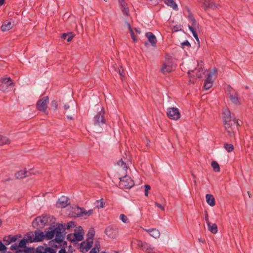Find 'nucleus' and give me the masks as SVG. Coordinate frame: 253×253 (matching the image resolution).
I'll list each match as a JSON object with an SVG mask.
<instances>
[{
	"instance_id": "1",
	"label": "nucleus",
	"mask_w": 253,
	"mask_h": 253,
	"mask_svg": "<svg viewBox=\"0 0 253 253\" xmlns=\"http://www.w3.org/2000/svg\"><path fill=\"white\" fill-rule=\"evenodd\" d=\"M27 237L30 243L41 242L44 239L50 240L55 237L50 241V245L58 248L64 239V227L62 224H56L50 226L45 232L37 230L34 233H29Z\"/></svg>"
},
{
	"instance_id": "2",
	"label": "nucleus",
	"mask_w": 253,
	"mask_h": 253,
	"mask_svg": "<svg viewBox=\"0 0 253 253\" xmlns=\"http://www.w3.org/2000/svg\"><path fill=\"white\" fill-rule=\"evenodd\" d=\"M92 130L96 133H100L106 126V122L103 115L101 112L96 115L93 120Z\"/></svg>"
},
{
	"instance_id": "3",
	"label": "nucleus",
	"mask_w": 253,
	"mask_h": 253,
	"mask_svg": "<svg viewBox=\"0 0 253 253\" xmlns=\"http://www.w3.org/2000/svg\"><path fill=\"white\" fill-rule=\"evenodd\" d=\"M217 76V70L214 68L207 75L205 81L204 88L205 90L210 89L212 85L214 79Z\"/></svg>"
},
{
	"instance_id": "4",
	"label": "nucleus",
	"mask_w": 253,
	"mask_h": 253,
	"mask_svg": "<svg viewBox=\"0 0 253 253\" xmlns=\"http://www.w3.org/2000/svg\"><path fill=\"white\" fill-rule=\"evenodd\" d=\"M120 179L119 186L121 188L129 189L134 185L133 180L127 175L120 177Z\"/></svg>"
},
{
	"instance_id": "5",
	"label": "nucleus",
	"mask_w": 253,
	"mask_h": 253,
	"mask_svg": "<svg viewBox=\"0 0 253 253\" xmlns=\"http://www.w3.org/2000/svg\"><path fill=\"white\" fill-rule=\"evenodd\" d=\"M67 239L72 242H76L82 241L83 239V232L82 228L81 227H79L78 231L75 230L74 233L68 234L67 235Z\"/></svg>"
},
{
	"instance_id": "6",
	"label": "nucleus",
	"mask_w": 253,
	"mask_h": 253,
	"mask_svg": "<svg viewBox=\"0 0 253 253\" xmlns=\"http://www.w3.org/2000/svg\"><path fill=\"white\" fill-rule=\"evenodd\" d=\"M14 85L10 78H3L0 80V90L3 92H7L9 88Z\"/></svg>"
},
{
	"instance_id": "7",
	"label": "nucleus",
	"mask_w": 253,
	"mask_h": 253,
	"mask_svg": "<svg viewBox=\"0 0 253 253\" xmlns=\"http://www.w3.org/2000/svg\"><path fill=\"white\" fill-rule=\"evenodd\" d=\"M223 115L224 124L232 122L234 124L240 126L238 121L236 120L234 115H231L230 111L228 109H224Z\"/></svg>"
},
{
	"instance_id": "8",
	"label": "nucleus",
	"mask_w": 253,
	"mask_h": 253,
	"mask_svg": "<svg viewBox=\"0 0 253 253\" xmlns=\"http://www.w3.org/2000/svg\"><path fill=\"white\" fill-rule=\"evenodd\" d=\"M74 212L75 214V215L77 217H84V218H86L92 214L93 210H89L86 211L84 208L77 207L74 209Z\"/></svg>"
},
{
	"instance_id": "9",
	"label": "nucleus",
	"mask_w": 253,
	"mask_h": 253,
	"mask_svg": "<svg viewBox=\"0 0 253 253\" xmlns=\"http://www.w3.org/2000/svg\"><path fill=\"white\" fill-rule=\"evenodd\" d=\"M173 69V64L172 59L171 58L166 59L162 65L161 72L165 74L171 72Z\"/></svg>"
},
{
	"instance_id": "10",
	"label": "nucleus",
	"mask_w": 253,
	"mask_h": 253,
	"mask_svg": "<svg viewBox=\"0 0 253 253\" xmlns=\"http://www.w3.org/2000/svg\"><path fill=\"white\" fill-rule=\"evenodd\" d=\"M49 103L48 96H44L39 99L37 103V109L43 112H45L47 109V105Z\"/></svg>"
},
{
	"instance_id": "11",
	"label": "nucleus",
	"mask_w": 253,
	"mask_h": 253,
	"mask_svg": "<svg viewBox=\"0 0 253 253\" xmlns=\"http://www.w3.org/2000/svg\"><path fill=\"white\" fill-rule=\"evenodd\" d=\"M167 115L171 120H177L180 118V113L176 107L169 108L167 109Z\"/></svg>"
},
{
	"instance_id": "12",
	"label": "nucleus",
	"mask_w": 253,
	"mask_h": 253,
	"mask_svg": "<svg viewBox=\"0 0 253 253\" xmlns=\"http://www.w3.org/2000/svg\"><path fill=\"white\" fill-rule=\"evenodd\" d=\"M47 222V218L45 216H39L37 217L32 223L34 228H42Z\"/></svg>"
},
{
	"instance_id": "13",
	"label": "nucleus",
	"mask_w": 253,
	"mask_h": 253,
	"mask_svg": "<svg viewBox=\"0 0 253 253\" xmlns=\"http://www.w3.org/2000/svg\"><path fill=\"white\" fill-rule=\"evenodd\" d=\"M198 2L202 3L203 7L206 10L208 8L215 9L218 7V5L211 0H198Z\"/></svg>"
},
{
	"instance_id": "14",
	"label": "nucleus",
	"mask_w": 253,
	"mask_h": 253,
	"mask_svg": "<svg viewBox=\"0 0 253 253\" xmlns=\"http://www.w3.org/2000/svg\"><path fill=\"white\" fill-rule=\"evenodd\" d=\"M92 240L87 239L85 241L83 242L80 245V250L82 253L87 252L92 247Z\"/></svg>"
},
{
	"instance_id": "15",
	"label": "nucleus",
	"mask_w": 253,
	"mask_h": 253,
	"mask_svg": "<svg viewBox=\"0 0 253 253\" xmlns=\"http://www.w3.org/2000/svg\"><path fill=\"white\" fill-rule=\"evenodd\" d=\"M70 204L69 199L65 196L61 197L56 203V207L59 208H64Z\"/></svg>"
},
{
	"instance_id": "16",
	"label": "nucleus",
	"mask_w": 253,
	"mask_h": 253,
	"mask_svg": "<svg viewBox=\"0 0 253 253\" xmlns=\"http://www.w3.org/2000/svg\"><path fill=\"white\" fill-rule=\"evenodd\" d=\"M118 2L123 14L126 16H129V10L125 0H118Z\"/></svg>"
},
{
	"instance_id": "17",
	"label": "nucleus",
	"mask_w": 253,
	"mask_h": 253,
	"mask_svg": "<svg viewBox=\"0 0 253 253\" xmlns=\"http://www.w3.org/2000/svg\"><path fill=\"white\" fill-rule=\"evenodd\" d=\"M36 253H56V251L50 247L39 246L36 249Z\"/></svg>"
},
{
	"instance_id": "18",
	"label": "nucleus",
	"mask_w": 253,
	"mask_h": 253,
	"mask_svg": "<svg viewBox=\"0 0 253 253\" xmlns=\"http://www.w3.org/2000/svg\"><path fill=\"white\" fill-rule=\"evenodd\" d=\"M142 251L146 253H160L152 245L147 242H145Z\"/></svg>"
},
{
	"instance_id": "19",
	"label": "nucleus",
	"mask_w": 253,
	"mask_h": 253,
	"mask_svg": "<svg viewBox=\"0 0 253 253\" xmlns=\"http://www.w3.org/2000/svg\"><path fill=\"white\" fill-rule=\"evenodd\" d=\"M147 232L151 237L157 239L160 236V232L159 230L156 228L152 229H144Z\"/></svg>"
},
{
	"instance_id": "20",
	"label": "nucleus",
	"mask_w": 253,
	"mask_h": 253,
	"mask_svg": "<svg viewBox=\"0 0 253 253\" xmlns=\"http://www.w3.org/2000/svg\"><path fill=\"white\" fill-rule=\"evenodd\" d=\"M229 98L231 101L235 104H239L241 103V99L239 97L238 94L234 90L230 93Z\"/></svg>"
},
{
	"instance_id": "21",
	"label": "nucleus",
	"mask_w": 253,
	"mask_h": 253,
	"mask_svg": "<svg viewBox=\"0 0 253 253\" xmlns=\"http://www.w3.org/2000/svg\"><path fill=\"white\" fill-rule=\"evenodd\" d=\"M146 37L147 38L148 41L151 43L153 46L155 47L157 43V39L156 36L151 32H147L145 34Z\"/></svg>"
},
{
	"instance_id": "22",
	"label": "nucleus",
	"mask_w": 253,
	"mask_h": 253,
	"mask_svg": "<svg viewBox=\"0 0 253 253\" xmlns=\"http://www.w3.org/2000/svg\"><path fill=\"white\" fill-rule=\"evenodd\" d=\"M30 172L26 170H21L17 171L15 174V176L17 179H21L30 175Z\"/></svg>"
},
{
	"instance_id": "23",
	"label": "nucleus",
	"mask_w": 253,
	"mask_h": 253,
	"mask_svg": "<svg viewBox=\"0 0 253 253\" xmlns=\"http://www.w3.org/2000/svg\"><path fill=\"white\" fill-rule=\"evenodd\" d=\"M235 125V124H234L232 122L224 124V128L230 136H232L234 135V131L232 126Z\"/></svg>"
},
{
	"instance_id": "24",
	"label": "nucleus",
	"mask_w": 253,
	"mask_h": 253,
	"mask_svg": "<svg viewBox=\"0 0 253 253\" xmlns=\"http://www.w3.org/2000/svg\"><path fill=\"white\" fill-rule=\"evenodd\" d=\"M188 73L190 78H191L192 76H194V74H195L196 77L200 78L202 77V75L204 74V71L203 69L199 68L189 71Z\"/></svg>"
},
{
	"instance_id": "25",
	"label": "nucleus",
	"mask_w": 253,
	"mask_h": 253,
	"mask_svg": "<svg viewBox=\"0 0 253 253\" xmlns=\"http://www.w3.org/2000/svg\"><path fill=\"white\" fill-rule=\"evenodd\" d=\"M13 26V24L11 21H5L1 26V30L2 32H6L11 29Z\"/></svg>"
},
{
	"instance_id": "26",
	"label": "nucleus",
	"mask_w": 253,
	"mask_h": 253,
	"mask_svg": "<svg viewBox=\"0 0 253 253\" xmlns=\"http://www.w3.org/2000/svg\"><path fill=\"white\" fill-rule=\"evenodd\" d=\"M207 203L211 206L213 207L215 205V199L212 195L207 194L206 195Z\"/></svg>"
},
{
	"instance_id": "27",
	"label": "nucleus",
	"mask_w": 253,
	"mask_h": 253,
	"mask_svg": "<svg viewBox=\"0 0 253 253\" xmlns=\"http://www.w3.org/2000/svg\"><path fill=\"white\" fill-rule=\"evenodd\" d=\"M208 230L212 234H216L217 232V226L215 223L211 224L210 223H208Z\"/></svg>"
},
{
	"instance_id": "28",
	"label": "nucleus",
	"mask_w": 253,
	"mask_h": 253,
	"mask_svg": "<svg viewBox=\"0 0 253 253\" xmlns=\"http://www.w3.org/2000/svg\"><path fill=\"white\" fill-rule=\"evenodd\" d=\"M165 3L169 6L172 7L174 10H177L178 6L173 0H163Z\"/></svg>"
},
{
	"instance_id": "29",
	"label": "nucleus",
	"mask_w": 253,
	"mask_h": 253,
	"mask_svg": "<svg viewBox=\"0 0 253 253\" xmlns=\"http://www.w3.org/2000/svg\"><path fill=\"white\" fill-rule=\"evenodd\" d=\"M100 245L98 241L95 242L94 247L91 250L89 253H99Z\"/></svg>"
},
{
	"instance_id": "30",
	"label": "nucleus",
	"mask_w": 253,
	"mask_h": 253,
	"mask_svg": "<svg viewBox=\"0 0 253 253\" xmlns=\"http://www.w3.org/2000/svg\"><path fill=\"white\" fill-rule=\"evenodd\" d=\"M144 243L145 242H142L141 241L138 240H134L132 242V244L135 245L136 248L141 249L142 250L143 249Z\"/></svg>"
},
{
	"instance_id": "31",
	"label": "nucleus",
	"mask_w": 253,
	"mask_h": 253,
	"mask_svg": "<svg viewBox=\"0 0 253 253\" xmlns=\"http://www.w3.org/2000/svg\"><path fill=\"white\" fill-rule=\"evenodd\" d=\"M10 140L5 136L0 135V145L9 144Z\"/></svg>"
},
{
	"instance_id": "32",
	"label": "nucleus",
	"mask_w": 253,
	"mask_h": 253,
	"mask_svg": "<svg viewBox=\"0 0 253 253\" xmlns=\"http://www.w3.org/2000/svg\"><path fill=\"white\" fill-rule=\"evenodd\" d=\"M126 23L127 25L128 28L129 30L131 38L132 39L134 42H136L137 39H136L135 37L134 36V33L133 32L132 29L130 25L127 21L126 22Z\"/></svg>"
},
{
	"instance_id": "33",
	"label": "nucleus",
	"mask_w": 253,
	"mask_h": 253,
	"mask_svg": "<svg viewBox=\"0 0 253 253\" xmlns=\"http://www.w3.org/2000/svg\"><path fill=\"white\" fill-rule=\"evenodd\" d=\"M62 225L64 227V236L65 235V229H70L75 226V223L72 221H70V222H68L67 223V224L66 225V227L65 226H64L63 224H62Z\"/></svg>"
},
{
	"instance_id": "34",
	"label": "nucleus",
	"mask_w": 253,
	"mask_h": 253,
	"mask_svg": "<svg viewBox=\"0 0 253 253\" xmlns=\"http://www.w3.org/2000/svg\"><path fill=\"white\" fill-rule=\"evenodd\" d=\"M211 167L214 170V171L215 172H218L220 171V167H219V166L218 165V164L215 162V161H213L212 163H211Z\"/></svg>"
},
{
	"instance_id": "35",
	"label": "nucleus",
	"mask_w": 253,
	"mask_h": 253,
	"mask_svg": "<svg viewBox=\"0 0 253 253\" xmlns=\"http://www.w3.org/2000/svg\"><path fill=\"white\" fill-rule=\"evenodd\" d=\"M224 148L228 152H232L234 149V146L231 144L225 143L224 145Z\"/></svg>"
},
{
	"instance_id": "36",
	"label": "nucleus",
	"mask_w": 253,
	"mask_h": 253,
	"mask_svg": "<svg viewBox=\"0 0 253 253\" xmlns=\"http://www.w3.org/2000/svg\"><path fill=\"white\" fill-rule=\"evenodd\" d=\"M117 164L123 170H124L125 171L127 169V166L126 163L122 160H120Z\"/></svg>"
},
{
	"instance_id": "37",
	"label": "nucleus",
	"mask_w": 253,
	"mask_h": 253,
	"mask_svg": "<svg viewBox=\"0 0 253 253\" xmlns=\"http://www.w3.org/2000/svg\"><path fill=\"white\" fill-rule=\"evenodd\" d=\"M95 206L97 209L103 208L104 206V204L102 201V199L96 201L94 203Z\"/></svg>"
},
{
	"instance_id": "38",
	"label": "nucleus",
	"mask_w": 253,
	"mask_h": 253,
	"mask_svg": "<svg viewBox=\"0 0 253 253\" xmlns=\"http://www.w3.org/2000/svg\"><path fill=\"white\" fill-rule=\"evenodd\" d=\"M30 242L28 240V238L27 237V240L23 239L21 240L18 244L19 248H23L26 246L27 243Z\"/></svg>"
},
{
	"instance_id": "39",
	"label": "nucleus",
	"mask_w": 253,
	"mask_h": 253,
	"mask_svg": "<svg viewBox=\"0 0 253 253\" xmlns=\"http://www.w3.org/2000/svg\"><path fill=\"white\" fill-rule=\"evenodd\" d=\"M95 231L93 229H90L88 231V232L87 234V239H90L91 238L93 240V238L94 236Z\"/></svg>"
},
{
	"instance_id": "40",
	"label": "nucleus",
	"mask_w": 253,
	"mask_h": 253,
	"mask_svg": "<svg viewBox=\"0 0 253 253\" xmlns=\"http://www.w3.org/2000/svg\"><path fill=\"white\" fill-rule=\"evenodd\" d=\"M118 73L119 74V75L120 76V78H121V80L123 81L124 77L125 76V73H124V69H123V67L122 66H121L118 69Z\"/></svg>"
},
{
	"instance_id": "41",
	"label": "nucleus",
	"mask_w": 253,
	"mask_h": 253,
	"mask_svg": "<svg viewBox=\"0 0 253 253\" xmlns=\"http://www.w3.org/2000/svg\"><path fill=\"white\" fill-rule=\"evenodd\" d=\"M58 104L57 102L55 100H53L51 101L50 103V108L54 111L56 110L57 109Z\"/></svg>"
},
{
	"instance_id": "42",
	"label": "nucleus",
	"mask_w": 253,
	"mask_h": 253,
	"mask_svg": "<svg viewBox=\"0 0 253 253\" xmlns=\"http://www.w3.org/2000/svg\"><path fill=\"white\" fill-rule=\"evenodd\" d=\"M5 245H8L11 243V240H10V236L4 237L3 240Z\"/></svg>"
},
{
	"instance_id": "43",
	"label": "nucleus",
	"mask_w": 253,
	"mask_h": 253,
	"mask_svg": "<svg viewBox=\"0 0 253 253\" xmlns=\"http://www.w3.org/2000/svg\"><path fill=\"white\" fill-rule=\"evenodd\" d=\"M120 219L124 222V223H128L129 222L128 218L124 214H121L120 215Z\"/></svg>"
},
{
	"instance_id": "44",
	"label": "nucleus",
	"mask_w": 253,
	"mask_h": 253,
	"mask_svg": "<svg viewBox=\"0 0 253 253\" xmlns=\"http://www.w3.org/2000/svg\"><path fill=\"white\" fill-rule=\"evenodd\" d=\"M17 253H31V250L29 248H27L24 250H19L17 251Z\"/></svg>"
},
{
	"instance_id": "45",
	"label": "nucleus",
	"mask_w": 253,
	"mask_h": 253,
	"mask_svg": "<svg viewBox=\"0 0 253 253\" xmlns=\"http://www.w3.org/2000/svg\"><path fill=\"white\" fill-rule=\"evenodd\" d=\"M144 188H145V196L147 197L148 195V191H149V190H150L151 187L149 185L145 184L144 185Z\"/></svg>"
},
{
	"instance_id": "46",
	"label": "nucleus",
	"mask_w": 253,
	"mask_h": 253,
	"mask_svg": "<svg viewBox=\"0 0 253 253\" xmlns=\"http://www.w3.org/2000/svg\"><path fill=\"white\" fill-rule=\"evenodd\" d=\"M6 247L5 245H4L1 241H0V252L4 251L6 250Z\"/></svg>"
},
{
	"instance_id": "47",
	"label": "nucleus",
	"mask_w": 253,
	"mask_h": 253,
	"mask_svg": "<svg viewBox=\"0 0 253 253\" xmlns=\"http://www.w3.org/2000/svg\"><path fill=\"white\" fill-rule=\"evenodd\" d=\"M155 205L159 209H160L162 211H165V207L161 205L160 204L155 202Z\"/></svg>"
},
{
	"instance_id": "48",
	"label": "nucleus",
	"mask_w": 253,
	"mask_h": 253,
	"mask_svg": "<svg viewBox=\"0 0 253 253\" xmlns=\"http://www.w3.org/2000/svg\"><path fill=\"white\" fill-rule=\"evenodd\" d=\"M18 248H19L18 245L17 246V245H13L10 247L11 250H17V251L19 250Z\"/></svg>"
},
{
	"instance_id": "49",
	"label": "nucleus",
	"mask_w": 253,
	"mask_h": 253,
	"mask_svg": "<svg viewBox=\"0 0 253 253\" xmlns=\"http://www.w3.org/2000/svg\"><path fill=\"white\" fill-rule=\"evenodd\" d=\"M192 34H193V36H194V37L196 40V41L198 42V43H199V39L198 36V34H197V33L196 32H193Z\"/></svg>"
},
{
	"instance_id": "50",
	"label": "nucleus",
	"mask_w": 253,
	"mask_h": 253,
	"mask_svg": "<svg viewBox=\"0 0 253 253\" xmlns=\"http://www.w3.org/2000/svg\"><path fill=\"white\" fill-rule=\"evenodd\" d=\"M73 37H74V35H73L71 34H68V38L67 40V41L69 42L71 41L73 39Z\"/></svg>"
},
{
	"instance_id": "51",
	"label": "nucleus",
	"mask_w": 253,
	"mask_h": 253,
	"mask_svg": "<svg viewBox=\"0 0 253 253\" xmlns=\"http://www.w3.org/2000/svg\"><path fill=\"white\" fill-rule=\"evenodd\" d=\"M182 45L183 46H184V45H185V46H190V43H189V42H188V41H185V42H182Z\"/></svg>"
},
{
	"instance_id": "52",
	"label": "nucleus",
	"mask_w": 253,
	"mask_h": 253,
	"mask_svg": "<svg viewBox=\"0 0 253 253\" xmlns=\"http://www.w3.org/2000/svg\"><path fill=\"white\" fill-rule=\"evenodd\" d=\"M205 220L206 221L207 224H208V223H210L209 219L208 214V213L206 212L205 214Z\"/></svg>"
},
{
	"instance_id": "53",
	"label": "nucleus",
	"mask_w": 253,
	"mask_h": 253,
	"mask_svg": "<svg viewBox=\"0 0 253 253\" xmlns=\"http://www.w3.org/2000/svg\"><path fill=\"white\" fill-rule=\"evenodd\" d=\"M17 240V238L16 236H10V240H11L12 242H14Z\"/></svg>"
},
{
	"instance_id": "54",
	"label": "nucleus",
	"mask_w": 253,
	"mask_h": 253,
	"mask_svg": "<svg viewBox=\"0 0 253 253\" xmlns=\"http://www.w3.org/2000/svg\"><path fill=\"white\" fill-rule=\"evenodd\" d=\"M68 36V34L64 33L62 34V38L63 39H65Z\"/></svg>"
},
{
	"instance_id": "55",
	"label": "nucleus",
	"mask_w": 253,
	"mask_h": 253,
	"mask_svg": "<svg viewBox=\"0 0 253 253\" xmlns=\"http://www.w3.org/2000/svg\"><path fill=\"white\" fill-rule=\"evenodd\" d=\"M188 27H189V29L190 30V31L192 32V33H193V32H195V31L194 30V29L193 27H192L191 26H189Z\"/></svg>"
},
{
	"instance_id": "56",
	"label": "nucleus",
	"mask_w": 253,
	"mask_h": 253,
	"mask_svg": "<svg viewBox=\"0 0 253 253\" xmlns=\"http://www.w3.org/2000/svg\"><path fill=\"white\" fill-rule=\"evenodd\" d=\"M58 253H67V252L65 249H62L59 251Z\"/></svg>"
},
{
	"instance_id": "57",
	"label": "nucleus",
	"mask_w": 253,
	"mask_h": 253,
	"mask_svg": "<svg viewBox=\"0 0 253 253\" xmlns=\"http://www.w3.org/2000/svg\"><path fill=\"white\" fill-rule=\"evenodd\" d=\"M64 109L66 110L70 108V106H69V105H68L67 104H65L64 106Z\"/></svg>"
},
{
	"instance_id": "58",
	"label": "nucleus",
	"mask_w": 253,
	"mask_h": 253,
	"mask_svg": "<svg viewBox=\"0 0 253 253\" xmlns=\"http://www.w3.org/2000/svg\"><path fill=\"white\" fill-rule=\"evenodd\" d=\"M5 0H0V6H1L4 3Z\"/></svg>"
},
{
	"instance_id": "59",
	"label": "nucleus",
	"mask_w": 253,
	"mask_h": 253,
	"mask_svg": "<svg viewBox=\"0 0 253 253\" xmlns=\"http://www.w3.org/2000/svg\"><path fill=\"white\" fill-rule=\"evenodd\" d=\"M112 230V229L110 227H108L106 229V234H107L108 232L111 231Z\"/></svg>"
},
{
	"instance_id": "60",
	"label": "nucleus",
	"mask_w": 253,
	"mask_h": 253,
	"mask_svg": "<svg viewBox=\"0 0 253 253\" xmlns=\"http://www.w3.org/2000/svg\"><path fill=\"white\" fill-rule=\"evenodd\" d=\"M135 30L136 32L137 33L140 34V33H141V31H140V29H137V28H135Z\"/></svg>"
},
{
	"instance_id": "61",
	"label": "nucleus",
	"mask_w": 253,
	"mask_h": 253,
	"mask_svg": "<svg viewBox=\"0 0 253 253\" xmlns=\"http://www.w3.org/2000/svg\"><path fill=\"white\" fill-rule=\"evenodd\" d=\"M67 117L69 120H72L73 119V118L71 116H67Z\"/></svg>"
},
{
	"instance_id": "62",
	"label": "nucleus",
	"mask_w": 253,
	"mask_h": 253,
	"mask_svg": "<svg viewBox=\"0 0 253 253\" xmlns=\"http://www.w3.org/2000/svg\"><path fill=\"white\" fill-rule=\"evenodd\" d=\"M192 21H193V24H194V23H196V21H195V20L194 19H192Z\"/></svg>"
},
{
	"instance_id": "63",
	"label": "nucleus",
	"mask_w": 253,
	"mask_h": 253,
	"mask_svg": "<svg viewBox=\"0 0 253 253\" xmlns=\"http://www.w3.org/2000/svg\"><path fill=\"white\" fill-rule=\"evenodd\" d=\"M248 194L249 197H250V193L249 192H248Z\"/></svg>"
},
{
	"instance_id": "64",
	"label": "nucleus",
	"mask_w": 253,
	"mask_h": 253,
	"mask_svg": "<svg viewBox=\"0 0 253 253\" xmlns=\"http://www.w3.org/2000/svg\"><path fill=\"white\" fill-rule=\"evenodd\" d=\"M101 253H106V252H102Z\"/></svg>"
}]
</instances>
